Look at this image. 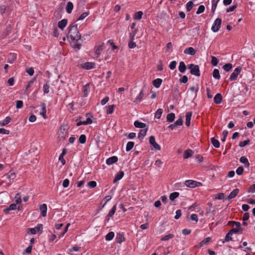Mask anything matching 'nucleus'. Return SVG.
<instances>
[{
	"instance_id": "16",
	"label": "nucleus",
	"mask_w": 255,
	"mask_h": 255,
	"mask_svg": "<svg viewBox=\"0 0 255 255\" xmlns=\"http://www.w3.org/2000/svg\"><path fill=\"white\" fill-rule=\"evenodd\" d=\"M184 53L185 54L194 55L196 53V51L193 47H190L186 48L184 51Z\"/></svg>"
},
{
	"instance_id": "37",
	"label": "nucleus",
	"mask_w": 255,
	"mask_h": 255,
	"mask_svg": "<svg viewBox=\"0 0 255 255\" xmlns=\"http://www.w3.org/2000/svg\"><path fill=\"white\" fill-rule=\"evenodd\" d=\"M114 108L115 106L114 105L107 107V114L108 115H110L113 113L114 111Z\"/></svg>"
},
{
	"instance_id": "42",
	"label": "nucleus",
	"mask_w": 255,
	"mask_h": 255,
	"mask_svg": "<svg viewBox=\"0 0 255 255\" xmlns=\"http://www.w3.org/2000/svg\"><path fill=\"white\" fill-rule=\"evenodd\" d=\"M163 110L161 109H158L155 113V118L159 119L162 114Z\"/></svg>"
},
{
	"instance_id": "22",
	"label": "nucleus",
	"mask_w": 255,
	"mask_h": 255,
	"mask_svg": "<svg viewBox=\"0 0 255 255\" xmlns=\"http://www.w3.org/2000/svg\"><path fill=\"white\" fill-rule=\"evenodd\" d=\"M192 113L191 112H187L186 114L185 117H186V121H185V125L189 127L190 125V121L191 119V116H192Z\"/></svg>"
},
{
	"instance_id": "61",
	"label": "nucleus",
	"mask_w": 255,
	"mask_h": 255,
	"mask_svg": "<svg viewBox=\"0 0 255 255\" xmlns=\"http://www.w3.org/2000/svg\"><path fill=\"white\" fill-rule=\"evenodd\" d=\"M190 219L191 220L195 221L196 223H197L198 221V216L195 214H192L190 216Z\"/></svg>"
},
{
	"instance_id": "1",
	"label": "nucleus",
	"mask_w": 255,
	"mask_h": 255,
	"mask_svg": "<svg viewBox=\"0 0 255 255\" xmlns=\"http://www.w3.org/2000/svg\"><path fill=\"white\" fill-rule=\"evenodd\" d=\"M67 37L70 39L71 45L74 48L80 49L81 46V35L78 30L77 25L72 24L69 27Z\"/></svg>"
},
{
	"instance_id": "58",
	"label": "nucleus",
	"mask_w": 255,
	"mask_h": 255,
	"mask_svg": "<svg viewBox=\"0 0 255 255\" xmlns=\"http://www.w3.org/2000/svg\"><path fill=\"white\" fill-rule=\"evenodd\" d=\"M210 240L211 238L210 237L206 238L200 242V245L201 246H202L207 244L208 242L210 241Z\"/></svg>"
},
{
	"instance_id": "39",
	"label": "nucleus",
	"mask_w": 255,
	"mask_h": 255,
	"mask_svg": "<svg viewBox=\"0 0 255 255\" xmlns=\"http://www.w3.org/2000/svg\"><path fill=\"white\" fill-rule=\"evenodd\" d=\"M134 142L132 141H129L127 143L126 150L127 151H130L133 147L134 146Z\"/></svg>"
},
{
	"instance_id": "30",
	"label": "nucleus",
	"mask_w": 255,
	"mask_h": 255,
	"mask_svg": "<svg viewBox=\"0 0 255 255\" xmlns=\"http://www.w3.org/2000/svg\"><path fill=\"white\" fill-rule=\"evenodd\" d=\"M162 82V80L161 79L157 78L153 80V85L155 88H158L160 86Z\"/></svg>"
},
{
	"instance_id": "4",
	"label": "nucleus",
	"mask_w": 255,
	"mask_h": 255,
	"mask_svg": "<svg viewBox=\"0 0 255 255\" xmlns=\"http://www.w3.org/2000/svg\"><path fill=\"white\" fill-rule=\"evenodd\" d=\"M188 68L190 70L191 74L196 76H200V70L198 65H195L193 64H191L188 65Z\"/></svg>"
},
{
	"instance_id": "13",
	"label": "nucleus",
	"mask_w": 255,
	"mask_h": 255,
	"mask_svg": "<svg viewBox=\"0 0 255 255\" xmlns=\"http://www.w3.org/2000/svg\"><path fill=\"white\" fill-rule=\"evenodd\" d=\"M118 160V158L117 156H113L112 157L108 158L106 160V164L109 165H112L117 162Z\"/></svg>"
},
{
	"instance_id": "47",
	"label": "nucleus",
	"mask_w": 255,
	"mask_h": 255,
	"mask_svg": "<svg viewBox=\"0 0 255 255\" xmlns=\"http://www.w3.org/2000/svg\"><path fill=\"white\" fill-rule=\"evenodd\" d=\"M86 136L85 134H81L79 138V141L81 144H84L86 142Z\"/></svg>"
},
{
	"instance_id": "49",
	"label": "nucleus",
	"mask_w": 255,
	"mask_h": 255,
	"mask_svg": "<svg viewBox=\"0 0 255 255\" xmlns=\"http://www.w3.org/2000/svg\"><path fill=\"white\" fill-rule=\"evenodd\" d=\"M228 134V131L226 130H224L222 132V137L221 138V141L225 142L226 140L227 136Z\"/></svg>"
},
{
	"instance_id": "17",
	"label": "nucleus",
	"mask_w": 255,
	"mask_h": 255,
	"mask_svg": "<svg viewBox=\"0 0 255 255\" xmlns=\"http://www.w3.org/2000/svg\"><path fill=\"white\" fill-rule=\"evenodd\" d=\"M67 24V20L66 19H63L60 21H59L58 23V26L59 28L62 30H63L64 28L66 27Z\"/></svg>"
},
{
	"instance_id": "62",
	"label": "nucleus",
	"mask_w": 255,
	"mask_h": 255,
	"mask_svg": "<svg viewBox=\"0 0 255 255\" xmlns=\"http://www.w3.org/2000/svg\"><path fill=\"white\" fill-rule=\"evenodd\" d=\"M244 171V168L243 166L239 167L236 170V173L238 175H241L243 174Z\"/></svg>"
},
{
	"instance_id": "18",
	"label": "nucleus",
	"mask_w": 255,
	"mask_h": 255,
	"mask_svg": "<svg viewBox=\"0 0 255 255\" xmlns=\"http://www.w3.org/2000/svg\"><path fill=\"white\" fill-rule=\"evenodd\" d=\"M147 130V128L141 129L138 133V137L140 139H142L146 135Z\"/></svg>"
},
{
	"instance_id": "53",
	"label": "nucleus",
	"mask_w": 255,
	"mask_h": 255,
	"mask_svg": "<svg viewBox=\"0 0 255 255\" xmlns=\"http://www.w3.org/2000/svg\"><path fill=\"white\" fill-rule=\"evenodd\" d=\"M250 141V140L249 139L244 140L243 141L240 142L239 145L241 147H245L249 143Z\"/></svg>"
},
{
	"instance_id": "38",
	"label": "nucleus",
	"mask_w": 255,
	"mask_h": 255,
	"mask_svg": "<svg viewBox=\"0 0 255 255\" xmlns=\"http://www.w3.org/2000/svg\"><path fill=\"white\" fill-rule=\"evenodd\" d=\"M115 236V234L113 232H110L105 237V239L107 241H111L112 240Z\"/></svg>"
},
{
	"instance_id": "19",
	"label": "nucleus",
	"mask_w": 255,
	"mask_h": 255,
	"mask_svg": "<svg viewBox=\"0 0 255 255\" xmlns=\"http://www.w3.org/2000/svg\"><path fill=\"white\" fill-rule=\"evenodd\" d=\"M222 101V96L220 94H217L214 98V102L216 104H220Z\"/></svg>"
},
{
	"instance_id": "36",
	"label": "nucleus",
	"mask_w": 255,
	"mask_h": 255,
	"mask_svg": "<svg viewBox=\"0 0 255 255\" xmlns=\"http://www.w3.org/2000/svg\"><path fill=\"white\" fill-rule=\"evenodd\" d=\"M117 210L116 205H114L113 208L109 211L108 214L107 215V217L110 218L112 217L114 214L115 213Z\"/></svg>"
},
{
	"instance_id": "9",
	"label": "nucleus",
	"mask_w": 255,
	"mask_h": 255,
	"mask_svg": "<svg viewBox=\"0 0 255 255\" xmlns=\"http://www.w3.org/2000/svg\"><path fill=\"white\" fill-rule=\"evenodd\" d=\"M81 66L84 69L90 70L95 68V63L92 62H87L82 64Z\"/></svg>"
},
{
	"instance_id": "59",
	"label": "nucleus",
	"mask_w": 255,
	"mask_h": 255,
	"mask_svg": "<svg viewBox=\"0 0 255 255\" xmlns=\"http://www.w3.org/2000/svg\"><path fill=\"white\" fill-rule=\"evenodd\" d=\"M25 71L30 76H32L34 74V70L32 67L26 68Z\"/></svg>"
},
{
	"instance_id": "14",
	"label": "nucleus",
	"mask_w": 255,
	"mask_h": 255,
	"mask_svg": "<svg viewBox=\"0 0 255 255\" xmlns=\"http://www.w3.org/2000/svg\"><path fill=\"white\" fill-rule=\"evenodd\" d=\"M112 198V197L110 195L106 196L104 199L101 201L100 203V208L101 209L104 208L107 203L111 200Z\"/></svg>"
},
{
	"instance_id": "7",
	"label": "nucleus",
	"mask_w": 255,
	"mask_h": 255,
	"mask_svg": "<svg viewBox=\"0 0 255 255\" xmlns=\"http://www.w3.org/2000/svg\"><path fill=\"white\" fill-rule=\"evenodd\" d=\"M242 70V68L240 66L236 68L233 72L231 74L229 79L230 81H234L236 80L238 78L239 74L241 73Z\"/></svg>"
},
{
	"instance_id": "63",
	"label": "nucleus",
	"mask_w": 255,
	"mask_h": 255,
	"mask_svg": "<svg viewBox=\"0 0 255 255\" xmlns=\"http://www.w3.org/2000/svg\"><path fill=\"white\" fill-rule=\"evenodd\" d=\"M133 41L134 40H130V41L128 42V47L131 49L136 47V44Z\"/></svg>"
},
{
	"instance_id": "40",
	"label": "nucleus",
	"mask_w": 255,
	"mask_h": 255,
	"mask_svg": "<svg viewBox=\"0 0 255 255\" xmlns=\"http://www.w3.org/2000/svg\"><path fill=\"white\" fill-rule=\"evenodd\" d=\"M179 196V193L177 192H174L171 193L169 195V199L171 201H173L175 199Z\"/></svg>"
},
{
	"instance_id": "32",
	"label": "nucleus",
	"mask_w": 255,
	"mask_h": 255,
	"mask_svg": "<svg viewBox=\"0 0 255 255\" xmlns=\"http://www.w3.org/2000/svg\"><path fill=\"white\" fill-rule=\"evenodd\" d=\"M220 1V0H212V8H211V11L212 12H214L218 2Z\"/></svg>"
},
{
	"instance_id": "35",
	"label": "nucleus",
	"mask_w": 255,
	"mask_h": 255,
	"mask_svg": "<svg viewBox=\"0 0 255 255\" xmlns=\"http://www.w3.org/2000/svg\"><path fill=\"white\" fill-rule=\"evenodd\" d=\"M211 140L213 145L215 148H219L220 147V142L218 140L215 139L214 137H212Z\"/></svg>"
},
{
	"instance_id": "56",
	"label": "nucleus",
	"mask_w": 255,
	"mask_h": 255,
	"mask_svg": "<svg viewBox=\"0 0 255 255\" xmlns=\"http://www.w3.org/2000/svg\"><path fill=\"white\" fill-rule=\"evenodd\" d=\"M87 185L88 187L93 188H95L97 185V183L95 181H91L88 183Z\"/></svg>"
},
{
	"instance_id": "55",
	"label": "nucleus",
	"mask_w": 255,
	"mask_h": 255,
	"mask_svg": "<svg viewBox=\"0 0 255 255\" xmlns=\"http://www.w3.org/2000/svg\"><path fill=\"white\" fill-rule=\"evenodd\" d=\"M176 65L177 62L175 61H172L170 63L169 67L171 70H173L176 68Z\"/></svg>"
},
{
	"instance_id": "64",
	"label": "nucleus",
	"mask_w": 255,
	"mask_h": 255,
	"mask_svg": "<svg viewBox=\"0 0 255 255\" xmlns=\"http://www.w3.org/2000/svg\"><path fill=\"white\" fill-rule=\"evenodd\" d=\"M23 107V102L22 101H16V108L17 109H20Z\"/></svg>"
},
{
	"instance_id": "12",
	"label": "nucleus",
	"mask_w": 255,
	"mask_h": 255,
	"mask_svg": "<svg viewBox=\"0 0 255 255\" xmlns=\"http://www.w3.org/2000/svg\"><path fill=\"white\" fill-rule=\"evenodd\" d=\"M39 210L41 215L43 217H45L47 215V207L46 204H43L39 207Z\"/></svg>"
},
{
	"instance_id": "43",
	"label": "nucleus",
	"mask_w": 255,
	"mask_h": 255,
	"mask_svg": "<svg viewBox=\"0 0 255 255\" xmlns=\"http://www.w3.org/2000/svg\"><path fill=\"white\" fill-rule=\"evenodd\" d=\"M143 12L141 11H139L136 12L134 16V18L136 20H140L142 18Z\"/></svg>"
},
{
	"instance_id": "54",
	"label": "nucleus",
	"mask_w": 255,
	"mask_h": 255,
	"mask_svg": "<svg viewBox=\"0 0 255 255\" xmlns=\"http://www.w3.org/2000/svg\"><path fill=\"white\" fill-rule=\"evenodd\" d=\"M232 233L229 231L225 237V241L229 242L230 241L232 240Z\"/></svg>"
},
{
	"instance_id": "60",
	"label": "nucleus",
	"mask_w": 255,
	"mask_h": 255,
	"mask_svg": "<svg viewBox=\"0 0 255 255\" xmlns=\"http://www.w3.org/2000/svg\"><path fill=\"white\" fill-rule=\"evenodd\" d=\"M137 32V29H135L132 32L129 34L130 40H134L135 36Z\"/></svg>"
},
{
	"instance_id": "34",
	"label": "nucleus",
	"mask_w": 255,
	"mask_h": 255,
	"mask_svg": "<svg viewBox=\"0 0 255 255\" xmlns=\"http://www.w3.org/2000/svg\"><path fill=\"white\" fill-rule=\"evenodd\" d=\"M213 77L217 80H219L220 79V72L218 69H215L214 70L213 72Z\"/></svg>"
},
{
	"instance_id": "45",
	"label": "nucleus",
	"mask_w": 255,
	"mask_h": 255,
	"mask_svg": "<svg viewBox=\"0 0 255 255\" xmlns=\"http://www.w3.org/2000/svg\"><path fill=\"white\" fill-rule=\"evenodd\" d=\"M233 67L232 64L231 63H228L226 64L223 67V69L226 71V72H228L230 71Z\"/></svg>"
},
{
	"instance_id": "29",
	"label": "nucleus",
	"mask_w": 255,
	"mask_h": 255,
	"mask_svg": "<svg viewBox=\"0 0 255 255\" xmlns=\"http://www.w3.org/2000/svg\"><path fill=\"white\" fill-rule=\"evenodd\" d=\"M240 161L242 163L244 164L245 166L247 167H248L250 166V163L247 157H246L245 156H242L240 158Z\"/></svg>"
},
{
	"instance_id": "23",
	"label": "nucleus",
	"mask_w": 255,
	"mask_h": 255,
	"mask_svg": "<svg viewBox=\"0 0 255 255\" xmlns=\"http://www.w3.org/2000/svg\"><path fill=\"white\" fill-rule=\"evenodd\" d=\"M178 69H179V71L181 73H183L185 72V71L186 70V66L184 62L181 61L179 63V65L178 66Z\"/></svg>"
},
{
	"instance_id": "8",
	"label": "nucleus",
	"mask_w": 255,
	"mask_h": 255,
	"mask_svg": "<svg viewBox=\"0 0 255 255\" xmlns=\"http://www.w3.org/2000/svg\"><path fill=\"white\" fill-rule=\"evenodd\" d=\"M43 225L42 224H38L35 227L33 228H29L28 229V233H30L31 235H34L37 232L39 231H41L42 229Z\"/></svg>"
},
{
	"instance_id": "10",
	"label": "nucleus",
	"mask_w": 255,
	"mask_h": 255,
	"mask_svg": "<svg viewBox=\"0 0 255 255\" xmlns=\"http://www.w3.org/2000/svg\"><path fill=\"white\" fill-rule=\"evenodd\" d=\"M149 143L156 150H159L161 148L160 145L155 141V137L151 135L149 139Z\"/></svg>"
},
{
	"instance_id": "21",
	"label": "nucleus",
	"mask_w": 255,
	"mask_h": 255,
	"mask_svg": "<svg viewBox=\"0 0 255 255\" xmlns=\"http://www.w3.org/2000/svg\"><path fill=\"white\" fill-rule=\"evenodd\" d=\"M73 7L74 5L73 3L71 1L68 2L66 6V12L69 14L71 13L72 11Z\"/></svg>"
},
{
	"instance_id": "6",
	"label": "nucleus",
	"mask_w": 255,
	"mask_h": 255,
	"mask_svg": "<svg viewBox=\"0 0 255 255\" xmlns=\"http://www.w3.org/2000/svg\"><path fill=\"white\" fill-rule=\"evenodd\" d=\"M221 22L222 20L221 18H217L215 19L211 27V29L214 32L219 31L221 27Z\"/></svg>"
},
{
	"instance_id": "28",
	"label": "nucleus",
	"mask_w": 255,
	"mask_h": 255,
	"mask_svg": "<svg viewBox=\"0 0 255 255\" xmlns=\"http://www.w3.org/2000/svg\"><path fill=\"white\" fill-rule=\"evenodd\" d=\"M46 108L45 104H43L42 105L41 111H40V115L43 117L44 119H47L46 116Z\"/></svg>"
},
{
	"instance_id": "33",
	"label": "nucleus",
	"mask_w": 255,
	"mask_h": 255,
	"mask_svg": "<svg viewBox=\"0 0 255 255\" xmlns=\"http://www.w3.org/2000/svg\"><path fill=\"white\" fill-rule=\"evenodd\" d=\"M175 117V116L174 113H171L168 114L166 117V120L168 122H172L174 120Z\"/></svg>"
},
{
	"instance_id": "25",
	"label": "nucleus",
	"mask_w": 255,
	"mask_h": 255,
	"mask_svg": "<svg viewBox=\"0 0 255 255\" xmlns=\"http://www.w3.org/2000/svg\"><path fill=\"white\" fill-rule=\"evenodd\" d=\"M124 175V172L122 171L118 172L115 176V179L114 180V182H116L118 181L121 180Z\"/></svg>"
},
{
	"instance_id": "15",
	"label": "nucleus",
	"mask_w": 255,
	"mask_h": 255,
	"mask_svg": "<svg viewBox=\"0 0 255 255\" xmlns=\"http://www.w3.org/2000/svg\"><path fill=\"white\" fill-rule=\"evenodd\" d=\"M239 193V189L236 188L234 189L227 197V199L230 200L235 198Z\"/></svg>"
},
{
	"instance_id": "48",
	"label": "nucleus",
	"mask_w": 255,
	"mask_h": 255,
	"mask_svg": "<svg viewBox=\"0 0 255 255\" xmlns=\"http://www.w3.org/2000/svg\"><path fill=\"white\" fill-rule=\"evenodd\" d=\"M174 236V235L172 234H169L167 235H166L164 237H163L162 238H161V240L162 241H167V240H169V239H172V238H173Z\"/></svg>"
},
{
	"instance_id": "44",
	"label": "nucleus",
	"mask_w": 255,
	"mask_h": 255,
	"mask_svg": "<svg viewBox=\"0 0 255 255\" xmlns=\"http://www.w3.org/2000/svg\"><path fill=\"white\" fill-rule=\"evenodd\" d=\"M211 58H212V60L211 62V64L214 66H217L219 63V60L216 57H215L214 56H212Z\"/></svg>"
},
{
	"instance_id": "46",
	"label": "nucleus",
	"mask_w": 255,
	"mask_h": 255,
	"mask_svg": "<svg viewBox=\"0 0 255 255\" xmlns=\"http://www.w3.org/2000/svg\"><path fill=\"white\" fill-rule=\"evenodd\" d=\"M193 6V2L191 1L188 2L186 3V8L187 11H190Z\"/></svg>"
},
{
	"instance_id": "3",
	"label": "nucleus",
	"mask_w": 255,
	"mask_h": 255,
	"mask_svg": "<svg viewBox=\"0 0 255 255\" xmlns=\"http://www.w3.org/2000/svg\"><path fill=\"white\" fill-rule=\"evenodd\" d=\"M184 184L187 187L193 188L202 186V183L192 180H187L185 181Z\"/></svg>"
},
{
	"instance_id": "20",
	"label": "nucleus",
	"mask_w": 255,
	"mask_h": 255,
	"mask_svg": "<svg viewBox=\"0 0 255 255\" xmlns=\"http://www.w3.org/2000/svg\"><path fill=\"white\" fill-rule=\"evenodd\" d=\"M134 126L137 128H146V125L145 123L139 122L138 121H136L134 122Z\"/></svg>"
},
{
	"instance_id": "24",
	"label": "nucleus",
	"mask_w": 255,
	"mask_h": 255,
	"mask_svg": "<svg viewBox=\"0 0 255 255\" xmlns=\"http://www.w3.org/2000/svg\"><path fill=\"white\" fill-rule=\"evenodd\" d=\"M193 152L191 149H187L184 151L183 153V158L184 159H187L189 157H190L192 156Z\"/></svg>"
},
{
	"instance_id": "11",
	"label": "nucleus",
	"mask_w": 255,
	"mask_h": 255,
	"mask_svg": "<svg viewBox=\"0 0 255 255\" xmlns=\"http://www.w3.org/2000/svg\"><path fill=\"white\" fill-rule=\"evenodd\" d=\"M5 177L9 180V182H13L16 178V175L14 172L10 171L5 175Z\"/></svg>"
},
{
	"instance_id": "50",
	"label": "nucleus",
	"mask_w": 255,
	"mask_h": 255,
	"mask_svg": "<svg viewBox=\"0 0 255 255\" xmlns=\"http://www.w3.org/2000/svg\"><path fill=\"white\" fill-rule=\"evenodd\" d=\"M205 6L204 5H200L198 8L197 11H196V13L197 14H199L203 13L205 11Z\"/></svg>"
},
{
	"instance_id": "41",
	"label": "nucleus",
	"mask_w": 255,
	"mask_h": 255,
	"mask_svg": "<svg viewBox=\"0 0 255 255\" xmlns=\"http://www.w3.org/2000/svg\"><path fill=\"white\" fill-rule=\"evenodd\" d=\"M232 233V235L233 233H242L243 229L241 228H233L230 231Z\"/></svg>"
},
{
	"instance_id": "27",
	"label": "nucleus",
	"mask_w": 255,
	"mask_h": 255,
	"mask_svg": "<svg viewBox=\"0 0 255 255\" xmlns=\"http://www.w3.org/2000/svg\"><path fill=\"white\" fill-rule=\"evenodd\" d=\"M144 96V93L142 91H140L138 95L137 96L135 100L133 102L136 103H140Z\"/></svg>"
},
{
	"instance_id": "57",
	"label": "nucleus",
	"mask_w": 255,
	"mask_h": 255,
	"mask_svg": "<svg viewBox=\"0 0 255 255\" xmlns=\"http://www.w3.org/2000/svg\"><path fill=\"white\" fill-rule=\"evenodd\" d=\"M176 127L181 126L183 124V120L181 118L178 119L174 123Z\"/></svg>"
},
{
	"instance_id": "31",
	"label": "nucleus",
	"mask_w": 255,
	"mask_h": 255,
	"mask_svg": "<svg viewBox=\"0 0 255 255\" xmlns=\"http://www.w3.org/2000/svg\"><path fill=\"white\" fill-rule=\"evenodd\" d=\"M89 92H90L89 86V84H87V85H85L83 88V95L85 97H87L88 95Z\"/></svg>"
},
{
	"instance_id": "26",
	"label": "nucleus",
	"mask_w": 255,
	"mask_h": 255,
	"mask_svg": "<svg viewBox=\"0 0 255 255\" xmlns=\"http://www.w3.org/2000/svg\"><path fill=\"white\" fill-rule=\"evenodd\" d=\"M11 118L9 117H6L4 120L0 121V126H5L10 123Z\"/></svg>"
},
{
	"instance_id": "52",
	"label": "nucleus",
	"mask_w": 255,
	"mask_h": 255,
	"mask_svg": "<svg viewBox=\"0 0 255 255\" xmlns=\"http://www.w3.org/2000/svg\"><path fill=\"white\" fill-rule=\"evenodd\" d=\"M43 90L44 94H47L49 92V86L47 84H44L43 87Z\"/></svg>"
},
{
	"instance_id": "5",
	"label": "nucleus",
	"mask_w": 255,
	"mask_h": 255,
	"mask_svg": "<svg viewBox=\"0 0 255 255\" xmlns=\"http://www.w3.org/2000/svg\"><path fill=\"white\" fill-rule=\"evenodd\" d=\"M104 49V43H100L97 44L95 47V58H98L100 56L102 51Z\"/></svg>"
},
{
	"instance_id": "51",
	"label": "nucleus",
	"mask_w": 255,
	"mask_h": 255,
	"mask_svg": "<svg viewBox=\"0 0 255 255\" xmlns=\"http://www.w3.org/2000/svg\"><path fill=\"white\" fill-rule=\"evenodd\" d=\"M89 14V12H83L80 17L78 18L77 20H82L86 18Z\"/></svg>"
},
{
	"instance_id": "2",
	"label": "nucleus",
	"mask_w": 255,
	"mask_h": 255,
	"mask_svg": "<svg viewBox=\"0 0 255 255\" xmlns=\"http://www.w3.org/2000/svg\"><path fill=\"white\" fill-rule=\"evenodd\" d=\"M68 134L66 127L65 126H61L58 131V137L60 139H64L67 136Z\"/></svg>"
}]
</instances>
